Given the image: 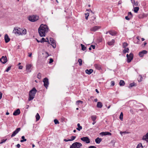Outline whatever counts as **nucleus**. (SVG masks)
Here are the masks:
<instances>
[{
  "label": "nucleus",
  "instance_id": "obj_1",
  "mask_svg": "<svg viewBox=\"0 0 148 148\" xmlns=\"http://www.w3.org/2000/svg\"><path fill=\"white\" fill-rule=\"evenodd\" d=\"M49 28L46 25L41 24L38 28V33L41 37L45 36V34L48 31Z\"/></svg>",
  "mask_w": 148,
  "mask_h": 148
},
{
  "label": "nucleus",
  "instance_id": "obj_2",
  "mask_svg": "<svg viewBox=\"0 0 148 148\" xmlns=\"http://www.w3.org/2000/svg\"><path fill=\"white\" fill-rule=\"evenodd\" d=\"M13 33L18 35H25L26 34L27 31L24 28L18 27H15L13 32Z\"/></svg>",
  "mask_w": 148,
  "mask_h": 148
},
{
  "label": "nucleus",
  "instance_id": "obj_3",
  "mask_svg": "<svg viewBox=\"0 0 148 148\" xmlns=\"http://www.w3.org/2000/svg\"><path fill=\"white\" fill-rule=\"evenodd\" d=\"M37 92V90L36 88L34 87L29 91V98L28 101H30L32 100L35 97L36 93Z\"/></svg>",
  "mask_w": 148,
  "mask_h": 148
},
{
  "label": "nucleus",
  "instance_id": "obj_4",
  "mask_svg": "<svg viewBox=\"0 0 148 148\" xmlns=\"http://www.w3.org/2000/svg\"><path fill=\"white\" fill-rule=\"evenodd\" d=\"M82 146V144L80 143L75 142L72 144L70 148H81Z\"/></svg>",
  "mask_w": 148,
  "mask_h": 148
},
{
  "label": "nucleus",
  "instance_id": "obj_5",
  "mask_svg": "<svg viewBox=\"0 0 148 148\" xmlns=\"http://www.w3.org/2000/svg\"><path fill=\"white\" fill-rule=\"evenodd\" d=\"M39 16L36 15H32L29 16L28 17L29 21L32 22H35L39 19Z\"/></svg>",
  "mask_w": 148,
  "mask_h": 148
},
{
  "label": "nucleus",
  "instance_id": "obj_6",
  "mask_svg": "<svg viewBox=\"0 0 148 148\" xmlns=\"http://www.w3.org/2000/svg\"><path fill=\"white\" fill-rule=\"evenodd\" d=\"M43 82H44V86L47 89L49 84L48 79L47 77H45L43 79Z\"/></svg>",
  "mask_w": 148,
  "mask_h": 148
},
{
  "label": "nucleus",
  "instance_id": "obj_7",
  "mask_svg": "<svg viewBox=\"0 0 148 148\" xmlns=\"http://www.w3.org/2000/svg\"><path fill=\"white\" fill-rule=\"evenodd\" d=\"M80 139L86 143L87 144L90 143V140L89 138L86 136L83 137L81 138Z\"/></svg>",
  "mask_w": 148,
  "mask_h": 148
},
{
  "label": "nucleus",
  "instance_id": "obj_8",
  "mask_svg": "<svg viewBox=\"0 0 148 148\" xmlns=\"http://www.w3.org/2000/svg\"><path fill=\"white\" fill-rule=\"evenodd\" d=\"M0 62L3 64H5L7 62V59L6 56H3L1 58H0Z\"/></svg>",
  "mask_w": 148,
  "mask_h": 148
},
{
  "label": "nucleus",
  "instance_id": "obj_9",
  "mask_svg": "<svg viewBox=\"0 0 148 148\" xmlns=\"http://www.w3.org/2000/svg\"><path fill=\"white\" fill-rule=\"evenodd\" d=\"M101 28V27L98 26H95L91 27L90 30V31L93 32L96 31L98 30L99 29Z\"/></svg>",
  "mask_w": 148,
  "mask_h": 148
},
{
  "label": "nucleus",
  "instance_id": "obj_10",
  "mask_svg": "<svg viewBox=\"0 0 148 148\" xmlns=\"http://www.w3.org/2000/svg\"><path fill=\"white\" fill-rule=\"evenodd\" d=\"M21 128H17L13 132L11 136L12 137L14 136L20 130Z\"/></svg>",
  "mask_w": 148,
  "mask_h": 148
},
{
  "label": "nucleus",
  "instance_id": "obj_11",
  "mask_svg": "<svg viewBox=\"0 0 148 148\" xmlns=\"http://www.w3.org/2000/svg\"><path fill=\"white\" fill-rule=\"evenodd\" d=\"M32 66V64H27L26 65V70L27 72L30 73L31 72V70H30L31 67Z\"/></svg>",
  "mask_w": 148,
  "mask_h": 148
},
{
  "label": "nucleus",
  "instance_id": "obj_12",
  "mask_svg": "<svg viewBox=\"0 0 148 148\" xmlns=\"http://www.w3.org/2000/svg\"><path fill=\"white\" fill-rule=\"evenodd\" d=\"M133 54L131 53L130 54V56L127 58V62L128 63L130 62L131 60L133 59Z\"/></svg>",
  "mask_w": 148,
  "mask_h": 148
},
{
  "label": "nucleus",
  "instance_id": "obj_13",
  "mask_svg": "<svg viewBox=\"0 0 148 148\" xmlns=\"http://www.w3.org/2000/svg\"><path fill=\"white\" fill-rule=\"evenodd\" d=\"M147 51L146 50H143L139 52L138 55L140 57H143L144 56V55L147 54Z\"/></svg>",
  "mask_w": 148,
  "mask_h": 148
},
{
  "label": "nucleus",
  "instance_id": "obj_14",
  "mask_svg": "<svg viewBox=\"0 0 148 148\" xmlns=\"http://www.w3.org/2000/svg\"><path fill=\"white\" fill-rule=\"evenodd\" d=\"M20 109H18L14 112L13 113V115L14 116L18 115L20 113Z\"/></svg>",
  "mask_w": 148,
  "mask_h": 148
},
{
  "label": "nucleus",
  "instance_id": "obj_15",
  "mask_svg": "<svg viewBox=\"0 0 148 148\" xmlns=\"http://www.w3.org/2000/svg\"><path fill=\"white\" fill-rule=\"evenodd\" d=\"M100 134L102 136H106L107 135H111V134L109 132H103L100 133Z\"/></svg>",
  "mask_w": 148,
  "mask_h": 148
},
{
  "label": "nucleus",
  "instance_id": "obj_16",
  "mask_svg": "<svg viewBox=\"0 0 148 148\" xmlns=\"http://www.w3.org/2000/svg\"><path fill=\"white\" fill-rule=\"evenodd\" d=\"M4 38L5 42L7 43L10 41V38L7 34H6L5 35Z\"/></svg>",
  "mask_w": 148,
  "mask_h": 148
},
{
  "label": "nucleus",
  "instance_id": "obj_17",
  "mask_svg": "<svg viewBox=\"0 0 148 148\" xmlns=\"http://www.w3.org/2000/svg\"><path fill=\"white\" fill-rule=\"evenodd\" d=\"M132 3L133 4V6H137L138 5V1H135L134 0H131Z\"/></svg>",
  "mask_w": 148,
  "mask_h": 148
},
{
  "label": "nucleus",
  "instance_id": "obj_18",
  "mask_svg": "<svg viewBox=\"0 0 148 148\" xmlns=\"http://www.w3.org/2000/svg\"><path fill=\"white\" fill-rule=\"evenodd\" d=\"M93 70L92 69H90L89 70L88 69H86L85 70V72L89 75L91 74L93 72Z\"/></svg>",
  "mask_w": 148,
  "mask_h": 148
},
{
  "label": "nucleus",
  "instance_id": "obj_19",
  "mask_svg": "<svg viewBox=\"0 0 148 148\" xmlns=\"http://www.w3.org/2000/svg\"><path fill=\"white\" fill-rule=\"evenodd\" d=\"M108 32L111 35L113 36L116 35V33L114 31H109Z\"/></svg>",
  "mask_w": 148,
  "mask_h": 148
},
{
  "label": "nucleus",
  "instance_id": "obj_20",
  "mask_svg": "<svg viewBox=\"0 0 148 148\" xmlns=\"http://www.w3.org/2000/svg\"><path fill=\"white\" fill-rule=\"evenodd\" d=\"M102 140L101 138H100L99 137H97L95 140L96 143L97 144H99Z\"/></svg>",
  "mask_w": 148,
  "mask_h": 148
},
{
  "label": "nucleus",
  "instance_id": "obj_21",
  "mask_svg": "<svg viewBox=\"0 0 148 148\" xmlns=\"http://www.w3.org/2000/svg\"><path fill=\"white\" fill-rule=\"evenodd\" d=\"M103 106L102 103L100 102H98L97 103V107L98 108H101Z\"/></svg>",
  "mask_w": 148,
  "mask_h": 148
},
{
  "label": "nucleus",
  "instance_id": "obj_22",
  "mask_svg": "<svg viewBox=\"0 0 148 148\" xmlns=\"http://www.w3.org/2000/svg\"><path fill=\"white\" fill-rule=\"evenodd\" d=\"M94 66H95V68L96 69H97L99 70L101 69V66H100V65L99 64H95V65Z\"/></svg>",
  "mask_w": 148,
  "mask_h": 148
},
{
  "label": "nucleus",
  "instance_id": "obj_23",
  "mask_svg": "<svg viewBox=\"0 0 148 148\" xmlns=\"http://www.w3.org/2000/svg\"><path fill=\"white\" fill-rule=\"evenodd\" d=\"M125 49L123 50V52L124 54H125L126 53H128L129 51L128 48H124Z\"/></svg>",
  "mask_w": 148,
  "mask_h": 148
},
{
  "label": "nucleus",
  "instance_id": "obj_24",
  "mask_svg": "<svg viewBox=\"0 0 148 148\" xmlns=\"http://www.w3.org/2000/svg\"><path fill=\"white\" fill-rule=\"evenodd\" d=\"M78 127L76 128L77 130L79 131H80L82 129V127L81 126H80L79 123H78L77 124Z\"/></svg>",
  "mask_w": 148,
  "mask_h": 148
},
{
  "label": "nucleus",
  "instance_id": "obj_25",
  "mask_svg": "<svg viewBox=\"0 0 148 148\" xmlns=\"http://www.w3.org/2000/svg\"><path fill=\"white\" fill-rule=\"evenodd\" d=\"M145 16V14H141L138 15V17L139 18H144Z\"/></svg>",
  "mask_w": 148,
  "mask_h": 148
},
{
  "label": "nucleus",
  "instance_id": "obj_26",
  "mask_svg": "<svg viewBox=\"0 0 148 148\" xmlns=\"http://www.w3.org/2000/svg\"><path fill=\"white\" fill-rule=\"evenodd\" d=\"M125 84L124 82L122 80H121L119 82V85L120 86H123Z\"/></svg>",
  "mask_w": 148,
  "mask_h": 148
},
{
  "label": "nucleus",
  "instance_id": "obj_27",
  "mask_svg": "<svg viewBox=\"0 0 148 148\" xmlns=\"http://www.w3.org/2000/svg\"><path fill=\"white\" fill-rule=\"evenodd\" d=\"M91 118L93 121H95L97 118V116L96 115H93L91 116Z\"/></svg>",
  "mask_w": 148,
  "mask_h": 148
},
{
  "label": "nucleus",
  "instance_id": "obj_28",
  "mask_svg": "<svg viewBox=\"0 0 148 148\" xmlns=\"http://www.w3.org/2000/svg\"><path fill=\"white\" fill-rule=\"evenodd\" d=\"M114 42V40L112 39L111 41L108 42V44L110 45H111L113 44Z\"/></svg>",
  "mask_w": 148,
  "mask_h": 148
},
{
  "label": "nucleus",
  "instance_id": "obj_29",
  "mask_svg": "<svg viewBox=\"0 0 148 148\" xmlns=\"http://www.w3.org/2000/svg\"><path fill=\"white\" fill-rule=\"evenodd\" d=\"M82 47V50L83 51H85L86 50V48L85 46L83 45L82 44H81L80 45Z\"/></svg>",
  "mask_w": 148,
  "mask_h": 148
},
{
  "label": "nucleus",
  "instance_id": "obj_30",
  "mask_svg": "<svg viewBox=\"0 0 148 148\" xmlns=\"http://www.w3.org/2000/svg\"><path fill=\"white\" fill-rule=\"evenodd\" d=\"M21 138L22 140H20V142L21 143L23 142H25L27 141V139H26L25 138V136H22L21 137Z\"/></svg>",
  "mask_w": 148,
  "mask_h": 148
},
{
  "label": "nucleus",
  "instance_id": "obj_31",
  "mask_svg": "<svg viewBox=\"0 0 148 148\" xmlns=\"http://www.w3.org/2000/svg\"><path fill=\"white\" fill-rule=\"evenodd\" d=\"M139 10L138 7H135L134 8V11L135 13H137Z\"/></svg>",
  "mask_w": 148,
  "mask_h": 148
},
{
  "label": "nucleus",
  "instance_id": "obj_32",
  "mask_svg": "<svg viewBox=\"0 0 148 148\" xmlns=\"http://www.w3.org/2000/svg\"><path fill=\"white\" fill-rule=\"evenodd\" d=\"M40 117L39 115V114L38 113H37L36 116V121H37L39 120L40 119Z\"/></svg>",
  "mask_w": 148,
  "mask_h": 148
},
{
  "label": "nucleus",
  "instance_id": "obj_33",
  "mask_svg": "<svg viewBox=\"0 0 148 148\" xmlns=\"http://www.w3.org/2000/svg\"><path fill=\"white\" fill-rule=\"evenodd\" d=\"M115 143V141L114 140H113L110 142V143L111 144V145L113 147H114V146Z\"/></svg>",
  "mask_w": 148,
  "mask_h": 148
},
{
  "label": "nucleus",
  "instance_id": "obj_34",
  "mask_svg": "<svg viewBox=\"0 0 148 148\" xmlns=\"http://www.w3.org/2000/svg\"><path fill=\"white\" fill-rule=\"evenodd\" d=\"M83 103V102L82 101H81L80 100H78L76 102V104L77 105H79L80 104H82Z\"/></svg>",
  "mask_w": 148,
  "mask_h": 148
},
{
  "label": "nucleus",
  "instance_id": "obj_35",
  "mask_svg": "<svg viewBox=\"0 0 148 148\" xmlns=\"http://www.w3.org/2000/svg\"><path fill=\"white\" fill-rule=\"evenodd\" d=\"M51 45L54 48H55L56 47V45L55 41L54 42H51Z\"/></svg>",
  "mask_w": 148,
  "mask_h": 148
},
{
  "label": "nucleus",
  "instance_id": "obj_36",
  "mask_svg": "<svg viewBox=\"0 0 148 148\" xmlns=\"http://www.w3.org/2000/svg\"><path fill=\"white\" fill-rule=\"evenodd\" d=\"M78 62L79 63V66H81L82 64V60L81 59H79L78 60Z\"/></svg>",
  "mask_w": 148,
  "mask_h": 148
},
{
  "label": "nucleus",
  "instance_id": "obj_37",
  "mask_svg": "<svg viewBox=\"0 0 148 148\" xmlns=\"http://www.w3.org/2000/svg\"><path fill=\"white\" fill-rule=\"evenodd\" d=\"M128 45V44L127 43L124 42L123 44V48H126V47H127Z\"/></svg>",
  "mask_w": 148,
  "mask_h": 148
},
{
  "label": "nucleus",
  "instance_id": "obj_38",
  "mask_svg": "<svg viewBox=\"0 0 148 148\" xmlns=\"http://www.w3.org/2000/svg\"><path fill=\"white\" fill-rule=\"evenodd\" d=\"M136 148H143L142 144L139 143L137 146Z\"/></svg>",
  "mask_w": 148,
  "mask_h": 148
},
{
  "label": "nucleus",
  "instance_id": "obj_39",
  "mask_svg": "<svg viewBox=\"0 0 148 148\" xmlns=\"http://www.w3.org/2000/svg\"><path fill=\"white\" fill-rule=\"evenodd\" d=\"M123 114L122 112H121L120 114V116H119V118L121 120H123Z\"/></svg>",
  "mask_w": 148,
  "mask_h": 148
},
{
  "label": "nucleus",
  "instance_id": "obj_40",
  "mask_svg": "<svg viewBox=\"0 0 148 148\" xmlns=\"http://www.w3.org/2000/svg\"><path fill=\"white\" fill-rule=\"evenodd\" d=\"M89 13H87L85 14L86 19L87 20L88 19V16H89Z\"/></svg>",
  "mask_w": 148,
  "mask_h": 148
},
{
  "label": "nucleus",
  "instance_id": "obj_41",
  "mask_svg": "<svg viewBox=\"0 0 148 148\" xmlns=\"http://www.w3.org/2000/svg\"><path fill=\"white\" fill-rule=\"evenodd\" d=\"M40 42H47V41L45 38H42L40 40Z\"/></svg>",
  "mask_w": 148,
  "mask_h": 148
},
{
  "label": "nucleus",
  "instance_id": "obj_42",
  "mask_svg": "<svg viewBox=\"0 0 148 148\" xmlns=\"http://www.w3.org/2000/svg\"><path fill=\"white\" fill-rule=\"evenodd\" d=\"M76 137L75 136H72L71 137V138L70 139H69L70 140V141H72L75 139Z\"/></svg>",
  "mask_w": 148,
  "mask_h": 148
},
{
  "label": "nucleus",
  "instance_id": "obj_43",
  "mask_svg": "<svg viewBox=\"0 0 148 148\" xmlns=\"http://www.w3.org/2000/svg\"><path fill=\"white\" fill-rule=\"evenodd\" d=\"M135 84L134 83H131L130 84V86L129 87V88H130V87H132L133 86H135Z\"/></svg>",
  "mask_w": 148,
  "mask_h": 148
},
{
  "label": "nucleus",
  "instance_id": "obj_44",
  "mask_svg": "<svg viewBox=\"0 0 148 148\" xmlns=\"http://www.w3.org/2000/svg\"><path fill=\"white\" fill-rule=\"evenodd\" d=\"M54 121L55 124H56L59 123V122L58 121V120L57 119H54Z\"/></svg>",
  "mask_w": 148,
  "mask_h": 148
},
{
  "label": "nucleus",
  "instance_id": "obj_45",
  "mask_svg": "<svg viewBox=\"0 0 148 148\" xmlns=\"http://www.w3.org/2000/svg\"><path fill=\"white\" fill-rule=\"evenodd\" d=\"M131 18V16H125V18L127 20H130V19Z\"/></svg>",
  "mask_w": 148,
  "mask_h": 148
},
{
  "label": "nucleus",
  "instance_id": "obj_46",
  "mask_svg": "<svg viewBox=\"0 0 148 148\" xmlns=\"http://www.w3.org/2000/svg\"><path fill=\"white\" fill-rule=\"evenodd\" d=\"M37 78L39 79H41V74L40 73H39L37 75Z\"/></svg>",
  "mask_w": 148,
  "mask_h": 148
},
{
  "label": "nucleus",
  "instance_id": "obj_47",
  "mask_svg": "<svg viewBox=\"0 0 148 148\" xmlns=\"http://www.w3.org/2000/svg\"><path fill=\"white\" fill-rule=\"evenodd\" d=\"M7 140V139H3L1 140V142L0 143V144H2L3 143L5 142Z\"/></svg>",
  "mask_w": 148,
  "mask_h": 148
},
{
  "label": "nucleus",
  "instance_id": "obj_48",
  "mask_svg": "<svg viewBox=\"0 0 148 148\" xmlns=\"http://www.w3.org/2000/svg\"><path fill=\"white\" fill-rule=\"evenodd\" d=\"M11 68V66H9L7 69H6V70H5V71H6L7 72H8L9 70H10Z\"/></svg>",
  "mask_w": 148,
  "mask_h": 148
},
{
  "label": "nucleus",
  "instance_id": "obj_49",
  "mask_svg": "<svg viewBox=\"0 0 148 148\" xmlns=\"http://www.w3.org/2000/svg\"><path fill=\"white\" fill-rule=\"evenodd\" d=\"M50 42H51H51H54L55 41V40L53 39V38H50Z\"/></svg>",
  "mask_w": 148,
  "mask_h": 148
},
{
  "label": "nucleus",
  "instance_id": "obj_50",
  "mask_svg": "<svg viewBox=\"0 0 148 148\" xmlns=\"http://www.w3.org/2000/svg\"><path fill=\"white\" fill-rule=\"evenodd\" d=\"M128 16H131V18H132V14L131 12H129L128 13Z\"/></svg>",
  "mask_w": 148,
  "mask_h": 148
},
{
  "label": "nucleus",
  "instance_id": "obj_51",
  "mask_svg": "<svg viewBox=\"0 0 148 148\" xmlns=\"http://www.w3.org/2000/svg\"><path fill=\"white\" fill-rule=\"evenodd\" d=\"M111 83V86H113L115 84L114 82V81H112Z\"/></svg>",
  "mask_w": 148,
  "mask_h": 148
},
{
  "label": "nucleus",
  "instance_id": "obj_52",
  "mask_svg": "<svg viewBox=\"0 0 148 148\" xmlns=\"http://www.w3.org/2000/svg\"><path fill=\"white\" fill-rule=\"evenodd\" d=\"M53 62V60L52 58H50L49 59V63H51Z\"/></svg>",
  "mask_w": 148,
  "mask_h": 148
},
{
  "label": "nucleus",
  "instance_id": "obj_53",
  "mask_svg": "<svg viewBox=\"0 0 148 148\" xmlns=\"http://www.w3.org/2000/svg\"><path fill=\"white\" fill-rule=\"evenodd\" d=\"M86 11H88L90 12H91V13L93 14V12L91 10H90V9L88 10V9H87V10H86Z\"/></svg>",
  "mask_w": 148,
  "mask_h": 148
},
{
  "label": "nucleus",
  "instance_id": "obj_54",
  "mask_svg": "<svg viewBox=\"0 0 148 148\" xmlns=\"http://www.w3.org/2000/svg\"><path fill=\"white\" fill-rule=\"evenodd\" d=\"M90 47H92L93 49H94L95 48V46L94 45H91L90 46Z\"/></svg>",
  "mask_w": 148,
  "mask_h": 148
},
{
  "label": "nucleus",
  "instance_id": "obj_55",
  "mask_svg": "<svg viewBox=\"0 0 148 148\" xmlns=\"http://www.w3.org/2000/svg\"><path fill=\"white\" fill-rule=\"evenodd\" d=\"M45 54H46V57H47L48 56H49V54H48V53L47 52H45Z\"/></svg>",
  "mask_w": 148,
  "mask_h": 148
},
{
  "label": "nucleus",
  "instance_id": "obj_56",
  "mask_svg": "<svg viewBox=\"0 0 148 148\" xmlns=\"http://www.w3.org/2000/svg\"><path fill=\"white\" fill-rule=\"evenodd\" d=\"M88 148H96V147L94 146H91Z\"/></svg>",
  "mask_w": 148,
  "mask_h": 148
},
{
  "label": "nucleus",
  "instance_id": "obj_57",
  "mask_svg": "<svg viewBox=\"0 0 148 148\" xmlns=\"http://www.w3.org/2000/svg\"><path fill=\"white\" fill-rule=\"evenodd\" d=\"M16 146L18 148H19L20 147L21 145L20 144H18L16 145Z\"/></svg>",
  "mask_w": 148,
  "mask_h": 148
},
{
  "label": "nucleus",
  "instance_id": "obj_58",
  "mask_svg": "<svg viewBox=\"0 0 148 148\" xmlns=\"http://www.w3.org/2000/svg\"><path fill=\"white\" fill-rule=\"evenodd\" d=\"M28 54H29L28 56L29 57H31L32 56V53H29Z\"/></svg>",
  "mask_w": 148,
  "mask_h": 148
},
{
  "label": "nucleus",
  "instance_id": "obj_59",
  "mask_svg": "<svg viewBox=\"0 0 148 148\" xmlns=\"http://www.w3.org/2000/svg\"><path fill=\"white\" fill-rule=\"evenodd\" d=\"M64 141H65V142H68V141H70V140L69 139H68V140H67L66 139H64Z\"/></svg>",
  "mask_w": 148,
  "mask_h": 148
},
{
  "label": "nucleus",
  "instance_id": "obj_60",
  "mask_svg": "<svg viewBox=\"0 0 148 148\" xmlns=\"http://www.w3.org/2000/svg\"><path fill=\"white\" fill-rule=\"evenodd\" d=\"M2 93L1 92H0V99H1L2 98Z\"/></svg>",
  "mask_w": 148,
  "mask_h": 148
},
{
  "label": "nucleus",
  "instance_id": "obj_61",
  "mask_svg": "<svg viewBox=\"0 0 148 148\" xmlns=\"http://www.w3.org/2000/svg\"><path fill=\"white\" fill-rule=\"evenodd\" d=\"M122 1H119L118 3V5H119V4H120L121 3Z\"/></svg>",
  "mask_w": 148,
  "mask_h": 148
},
{
  "label": "nucleus",
  "instance_id": "obj_62",
  "mask_svg": "<svg viewBox=\"0 0 148 148\" xmlns=\"http://www.w3.org/2000/svg\"><path fill=\"white\" fill-rule=\"evenodd\" d=\"M19 69H22L23 68V66H20L19 67Z\"/></svg>",
  "mask_w": 148,
  "mask_h": 148
},
{
  "label": "nucleus",
  "instance_id": "obj_63",
  "mask_svg": "<svg viewBox=\"0 0 148 148\" xmlns=\"http://www.w3.org/2000/svg\"><path fill=\"white\" fill-rule=\"evenodd\" d=\"M142 77L141 76V77H140V80H138V81H139V82H141V81H142Z\"/></svg>",
  "mask_w": 148,
  "mask_h": 148
},
{
  "label": "nucleus",
  "instance_id": "obj_64",
  "mask_svg": "<svg viewBox=\"0 0 148 148\" xmlns=\"http://www.w3.org/2000/svg\"><path fill=\"white\" fill-rule=\"evenodd\" d=\"M95 91H96V92H97L98 93H99V92L98 90L97 89H95Z\"/></svg>",
  "mask_w": 148,
  "mask_h": 148
}]
</instances>
